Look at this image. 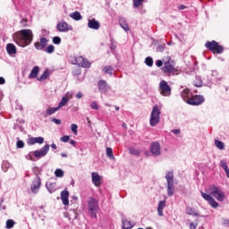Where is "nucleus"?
<instances>
[{"label": "nucleus", "mask_w": 229, "mask_h": 229, "mask_svg": "<svg viewBox=\"0 0 229 229\" xmlns=\"http://www.w3.org/2000/svg\"><path fill=\"white\" fill-rule=\"evenodd\" d=\"M206 192H209L210 195L207 194ZM206 192L200 191L201 197L203 198V199H205L209 203L212 208H219V203L217 201H225V191H223L221 188L214 184L208 186ZM214 198H216L217 201H216Z\"/></svg>", "instance_id": "1"}, {"label": "nucleus", "mask_w": 229, "mask_h": 229, "mask_svg": "<svg viewBox=\"0 0 229 229\" xmlns=\"http://www.w3.org/2000/svg\"><path fill=\"white\" fill-rule=\"evenodd\" d=\"M13 41L20 47H26L33 42V31L30 29H24L20 31H17L13 35Z\"/></svg>", "instance_id": "2"}, {"label": "nucleus", "mask_w": 229, "mask_h": 229, "mask_svg": "<svg viewBox=\"0 0 229 229\" xmlns=\"http://www.w3.org/2000/svg\"><path fill=\"white\" fill-rule=\"evenodd\" d=\"M164 66L161 68L165 74H174L176 72V63L170 56L163 59Z\"/></svg>", "instance_id": "3"}, {"label": "nucleus", "mask_w": 229, "mask_h": 229, "mask_svg": "<svg viewBox=\"0 0 229 229\" xmlns=\"http://www.w3.org/2000/svg\"><path fill=\"white\" fill-rule=\"evenodd\" d=\"M88 210L92 219H98V213L99 212V202L96 199H89L88 201Z\"/></svg>", "instance_id": "4"}, {"label": "nucleus", "mask_w": 229, "mask_h": 229, "mask_svg": "<svg viewBox=\"0 0 229 229\" xmlns=\"http://www.w3.org/2000/svg\"><path fill=\"white\" fill-rule=\"evenodd\" d=\"M205 47L209 49V51H212L214 55H221V53L225 51L223 46L219 45V43H217L216 40L207 42L205 44Z\"/></svg>", "instance_id": "5"}, {"label": "nucleus", "mask_w": 229, "mask_h": 229, "mask_svg": "<svg viewBox=\"0 0 229 229\" xmlns=\"http://www.w3.org/2000/svg\"><path fill=\"white\" fill-rule=\"evenodd\" d=\"M160 123V108L155 106L152 109L149 124L150 126H157Z\"/></svg>", "instance_id": "6"}, {"label": "nucleus", "mask_w": 229, "mask_h": 229, "mask_svg": "<svg viewBox=\"0 0 229 229\" xmlns=\"http://www.w3.org/2000/svg\"><path fill=\"white\" fill-rule=\"evenodd\" d=\"M204 102L205 98L201 95H193L186 100V103L192 106H199V105H202Z\"/></svg>", "instance_id": "7"}, {"label": "nucleus", "mask_w": 229, "mask_h": 229, "mask_svg": "<svg viewBox=\"0 0 229 229\" xmlns=\"http://www.w3.org/2000/svg\"><path fill=\"white\" fill-rule=\"evenodd\" d=\"M159 92L165 98L171 96V86L165 80L159 82Z\"/></svg>", "instance_id": "8"}, {"label": "nucleus", "mask_w": 229, "mask_h": 229, "mask_svg": "<svg viewBox=\"0 0 229 229\" xmlns=\"http://www.w3.org/2000/svg\"><path fill=\"white\" fill-rule=\"evenodd\" d=\"M74 65H78L79 67L89 69L90 67V62L87 58H84L81 55L74 57Z\"/></svg>", "instance_id": "9"}, {"label": "nucleus", "mask_w": 229, "mask_h": 229, "mask_svg": "<svg viewBox=\"0 0 229 229\" xmlns=\"http://www.w3.org/2000/svg\"><path fill=\"white\" fill-rule=\"evenodd\" d=\"M49 40L46 38H40L39 41L34 43V47L37 51H44L46 49V46H47Z\"/></svg>", "instance_id": "10"}, {"label": "nucleus", "mask_w": 229, "mask_h": 229, "mask_svg": "<svg viewBox=\"0 0 229 229\" xmlns=\"http://www.w3.org/2000/svg\"><path fill=\"white\" fill-rule=\"evenodd\" d=\"M49 151V145H45L40 150H36L33 152V155L36 158H42L46 157Z\"/></svg>", "instance_id": "11"}, {"label": "nucleus", "mask_w": 229, "mask_h": 229, "mask_svg": "<svg viewBox=\"0 0 229 229\" xmlns=\"http://www.w3.org/2000/svg\"><path fill=\"white\" fill-rule=\"evenodd\" d=\"M40 185H42V182L40 180V177H36L34 181L31 183L30 190L34 194H37L38 192V189H40Z\"/></svg>", "instance_id": "12"}, {"label": "nucleus", "mask_w": 229, "mask_h": 229, "mask_svg": "<svg viewBox=\"0 0 229 229\" xmlns=\"http://www.w3.org/2000/svg\"><path fill=\"white\" fill-rule=\"evenodd\" d=\"M92 182L95 187H101V175L96 172L91 174Z\"/></svg>", "instance_id": "13"}, {"label": "nucleus", "mask_w": 229, "mask_h": 229, "mask_svg": "<svg viewBox=\"0 0 229 229\" xmlns=\"http://www.w3.org/2000/svg\"><path fill=\"white\" fill-rule=\"evenodd\" d=\"M150 149L154 157H158L160 155V143L152 142Z\"/></svg>", "instance_id": "14"}, {"label": "nucleus", "mask_w": 229, "mask_h": 229, "mask_svg": "<svg viewBox=\"0 0 229 229\" xmlns=\"http://www.w3.org/2000/svg\"><path fill=\"white\" fill-rule=\"evenodd\" d=\"M88 27L90 28V30H99V28H101V24L99 23V21L93 18L91 20H89Z\"/></svg>", "instance_id": "15"}, {"label": "nucleus", "mask_w": 229, "mask_h": 229, "mask_svg": "<svg viewBox=\"0 0 229 229\" xmlns=\"http://www.w3.org/2000/svg\"><path fill=\"white\" fill-rule=\"evenodd\" d=\"M57 30L61 32L64 33L65 31H69V24L65 21H61L59 23H57L56 26Z\"/></svg>", "instance_id": "16"}, {"label": "nucleus", "mask_w": 229, "mask_h": 229, "mask_svg": "<svg viewBox=\"0 0 229 229\" xmlns=\"http://www.w3.org/2000/svg\"><path fill=\"white\" fill-rule=\"evenodd\" d=\"M29 146H33L35 144H44V138L38 137V138H30L28 140Z\"/></svg>", "instance_id": "17"}, {"label": "nucleus", "mask_w": 229, "mask_h": 229, "mask_svg": "<svg viewBox=\"0 0 229 229\" xmlns=\"http://www.w3.org/2000/svg\"><path fill=\"white\" fill-rule=\"evenodd\" d=\"M61 199L63 205H69V191L64 190L61 192Z\"/></svg>", "instance_id": "18"}, {"label": "nucleus", "mask_w": 229, "mask_h": 229, "mask_svg": "<svg viewBox=\"0 0 229 229\" xmlns=\"http://www.w3.org/2000/svg\"><path fill=\"white\" fill-rule=\"evenodd\" d=\"M6 51L8 55H17V47L12 43L6 45Z\"/></svg>", "instance_id": "19"}, {"label": "nucleus", "mask_w": 229, "mask_h": 229, "mask_svg": "<svg viewBox=\"0 0 229 229\" xmlns=\"http://www.w3.org/2000/svg\"><path fill=\"white\" fill-rule=\"evenodd\" d=\"M165 180L167 184H174V174L173 172H167L165 174Z\"/></svg>", "instance_id": "20"}, {"label": "nucleus", "mask_w": 229, "mask_h": 229, "mask_svg": "<svg viewBox=\"0 0 229 229\" xmlns=\"http://www.w3.org/2000/svg\"><path fill=\"white\" fill-rule=\"evenodd\" d=\"M164 208H165V200H161L157 206L158 216H164Z\"/></svg>", "instance_id": "21"}, {"label": "nucleus", "mask_w": 229, "mask_h": 229, "mask_svg": "<svg viewBox=\"0 0 229 229\" xmlns=\"http://www.w3.org/2000/svg\"><path fill=\"white\" fill-rule=\"evenodd\" d=\"M98 85V90H100V92H105V90L108 89V84L105 80L99 81Z\"/></svg>", "instance_id": "22"}, {"label": "nucleus", "mask_w": 229, "mask_h": 229, "mask_svg": "<svg viewBox=\"0 0 229 229\" xmlns=\"http://www.w3.org/2000/svg\"><path fill=\"white\" fill-rule=\"evenodd\" d=\"M133 226H135V223L132 222L131 220L125 219L123 221V228L130 229L133 228Z\"/></svg>", "instance_id": "23"}, {"label": "nucleus", "mask_w": 229, "mask_h": 229, "mask_svg": "<svg viewBox=\"0 0 229 229\" xmlns=\"http://www.w3.org/2000/svg\"><path fill=\"white\" fill-rule=\"evenodd\" d=\"M39 71H40V68L38 66H34L30 73L29 74V78L30 79L37 78V76H38Z\"/></svg>", "instance_id": "24"}, {"label": "nucleus", "mask_w": 229, "mask_h": 229, "mask_svg": "<svg viewBox=\"0 0 229 229\" xmlns=\"http://www.w3.org/2000/svg\"><path fill=\"white\" fill-rule=\"evenodd\" d=\"M119 24L124 31H130V27L128 26V22H126V20L124 18H122L119 20Z\"/></svg>", "instance_id": "25"}, {"label": "nucleus", "mask_w": 229, "mask_h": 229, "mask_svg": "<svg viewBox=\"0 0 229 229\" xmlns=\"http://www.w3.org/2000/svg\"><path fill=\"white\" fill-rule=\"evenodd\" d=\"M189 94H191V89H187V88L184 89L182 91L181 96H182L183 101H186V102H187L188 99H191V98H189Z\"/></svg>", "instance_id": "26"}, {"label": "nucleus", "mask_w": 229, "mask_h": 229, "mask_svg": "<svg viewBox=\"0 0 229 229\" xmlns=\"http://www.w3.org/2000/svg\"><path fill=\"white\" fill-rule=\"evenodd\" d=\"M220 165L224 169V171L225 172L227 178H229L228 163H226V161H225V160H222V161H220Z\"/></svg>", "instance_id": "27"}, {"label": "nucleus", "mask_w": 229, "mask_h": 229, "mask_svg": "<svg viewBox=\"0 0 229 229\" xmlns=\"http://www.w3.org/2000/svg\"><path fill=\"white\" fill-rule=\"evenodd\" d=\"M70 17H71L72 19H73V21H81V19H82L81 14L80 12H78V11H76V12L71 13V14H70Z\"/></svg>", "instance_id": "28"}, {"label": "nucleus", "mask_w": 229, "mask_h": 229, "mask_svg": "<svg viewBox=\"0 0 229 229\" xmlns=\"http://www.w3.org/2000/svg\"><path fill=\"white\" fill-rule=\"evenodd\" d=\"M102 71L105 74H109V76H112L114 73V68L112 66H105Z\"/></svg>", "instance_id": "29"}, {"label": "nucleus", "mask_w": 229, "mask_h": 229, "mask_svg": "<svg viewBox=\"0 0 229 229\" xmlns=\"http://www.w3.org/2000/svg\"><path fill=\"white\" fill-rule=\"evenodd\" d=\"M49 78V72L47 70L38 79V81H46Z\"/></svg>", "instance_id": "30"}, {"label": "nucleus", "mask_w": 229, "mask_h": 229, "mask_svg": "<svg viewBox=\"0 0 229 229\" xmlns=\"http://www.w3.org/2000/svg\"><path fill=\"white\" fill-rule=\"evenodd\" d=\"M67 103H69V98L63 97L59 105H58V107L62 108V106H65V105H67Z\"/></svg>", "instance_id": "31"}, {"label": "nucleus", "mask_w": 229, "mask_h": 229, "mask_svg": "<svg viewBox=\"0 0 229 229\" xmlns=\"http://www.w3.org/2000/svg\"><path fill=\"white\" fill-rule=\"evenodd\" d=\"M186 214H188L189 216H199L198 212H196V209L188 207L186 208Z\"/></svg>", "instance_id": "32"}, {"label": "nucleus", "mask_w": 229, "mask_h": 229, "mask_svg": "<svg viewBox=\"0 0 229 229\" xmlns=\"http://www.w3.org/2000/svg\"><path fill=\"white\" fill-rule=\"evenodd\" d=\"M167 194L168 196L174 194V184H167Z\"/></svg>", "instance_id": "33"}, {"label": "nucleus", "mask_w": 229, "mask_h": 229, "mask_svg": "<svg viewBox=\"0 0 229 229\" xmlns=\"http://www.w3.org/2000/svg\"><path fill=\"white\" fill-rule=\"evenodd\" d=\"M60 110V107H49L47 110V115H53V114H55V112H58Z\"/></svg>", "instance_id": "34"}, {"label": "nucleus", "mask_w": 229, "mask_h": 229, "mask_svg": "<svg viewBox=\"0 0 229 229\" xmlns=\"http://www.w3.org/2000/svg\"><path fill=\"white\" fill-rule=\"evenodd\" d=\"M215 146H216L218 149H225V143L219 140H215Z\"/></svg>", "instance_id": "35"}, {"label": "nucleus", "mask_w": 229, "mask_h": 229, "mask_svg": "<svg viewBox=\"0 0 229 229\" xmlns=\"http://www.w3.org/2000/svg\"><path fill=\"white\" fill-rule=\"evenodd\" d=\"M55 187H56L55 183H50V184L47 185V191L50 192V194H53V192H55V191H56Z\"/></svg>", "instance_id": "36"}, {"label": "nucleus", "mask_w": 229, "mask_h": 229, "mask_svg": "<svg viewBox=\"0 0 229 229\" xmlns=\"http://www.w3.org/2000/svg\"><path fill=\"white\" fill-rule=\"evenodd\" d=\"M106 157H108V158H111L112 160H114V150L112 149V148L108 147L106 148Z\"/></svg>", "instance_id": "37"}, {"label": "nucleus", "mask_w": 229, "mask_h": 229, "mask_svg": "<svg viewBox=\"0 0 229 229\" xmlns=\"http://www.w3.org/2000/svg\"><path fill=\"white\" fill-rule=\"evenodd\" d=\"M55 174L56 178H64V170L57 168L55 171Z\"/></svg>", "instance_id": "38"}, {"label": "nucleus", "mask_w": 229, "mask_h": 229, "mask_svg": "<svg viewBox=\"0 0 229 229\" xmlns=\"http://www.w3.org/2000/svg\"><path fill=\"white\" fill-rule=\"evenodd\" d=\"M45 52L47 53L48 55H51L55 53V46L49 45L46 49Z\"/></svg>", "instance_id": "39"}, {"label": "nucleus", "mask_w": 229, "mask_h": 229, "mask_svg": "<svg viewBox=\"0 0 229 229\" xmlns=\"http://www.w3.org/2000/svg\"><path fill=\"white\" fill-rule=\"evenodd\" d=\"M129 151L131 155H135L136 157H139V155H140V151H139V149H136L134 148H130Z\"/></svg>", "instance_id": "40"}, {"label": "nucleus", "mask_w": 229, "mask_h": 229, "mask_svg": "<svg viewBox=\"0 0 229 229\" xmlns=\"http://www.w3.org/2000/svg\"><path fill=\"white\" fill-rule=\"evenodd\" d=\"M193 85L195 87H203V81H201V79L197 78L194 81H193Z\"/></svg>", "instance_id": "41"}, {"label": "nucleus", "mask_w": 229, "mask_h": 229, "mask_svg": "<svg viewBox=\"0 0 229 229\" xmlns=\"http://www.w3.org/2000/svg\"><path fill=\"white\" fill-rule=\"evenodd\" d=\"M89 106L92 110H99V104L96 101L91 102Z\"/></svg>", "instance_id": "42"}, {"label": "nucleus", "mask_w": 229, "mask_h": 229, "mask_svg": "<svg viewBox=\"0 0 229 229\" xmlns=\"http://www.w3.org/2000/svg\"><path fill=\"white\" fill-rule=\"evenodd\" d=\"M145 64L146 65H148V67H153V58L151 57H147L145 59Z\"/></svg>", "instance_id": "43"}, {"label": "nucleus", "mask_w": 229, "mask_h": 229, "mask_svg": "<svg viewBox=\"0 0 229 229\" xmlns=\"http://www.w3.org/2000/svg\"><path fill=\"white\" fill-rule=\"evenodd\" d=\"M15 226V222L12 219L6 221V228H13Z\"/></svg>", "instance_id": "44"}, {"label": "nucleus", "mask_w": 229, "mask_h": 229, "mask_svg": "<svg viewBox=\"0 0 229 229\" xmlns=\"http://www.w3.org/2000/svg\"><path fill=\"white\" fill-rule=\"evenodd\" d=\"M71 131H72V133H74L75 135H78V125L76 123H72L71 125Z\"/></svg>", "instance_id": "45"}, {"label": "nucleus", "mask_w": 229, "mask_h": 229, "mask_svg": "<svg viewBox=\"0 0 229 229\" xmlns=\"http://www.w3.org/2000/svg\"><path fill=\"white\" fill-rule=\"evenodd\" d=\"M144 3V0H133L134 8H139Z\"/></svg>", "instance_id": "46"}, {"label": "nucleus", "mask_w": 229, "mask_h": 229, "mask_svg": "<svg viewBox=\"0 0 229 229\" xmlns=\"http://www.w3.org/2000/svg\"><path fill=\"white\" fill-rule=\"evenodd\" d=\"M53 44L58 45V44H62V38H60V37L55 36L53 38L52 40Z\"/></svg>", "instance_id": "47"}, {"label": "nucleus", "mask_w": 229, "mask_h": 229, "mask_svg": "<svg viewBox=\"0 0 229 229\" xmlns=\"http://www.w3.org/2000/svg\"><path fill=\"white\" fill-rule=\"evenodd\" d=\"M164 49H165V44L158 45L157 47V51L158 53H163Z\"/></svg>", "instance_id": "48"}, {"label": "nucleus", "mask_w": 229, "mask_h": 229, "mask_svg": "<svg viewBox=\"0 0 229 229\" xmlns=\"http://www.w3.org/2000/svg\"><path fill=\"white\" fill-rule=\"evenodd\" d=\"M71 138L68 135H64L61 137L60 140L61 142H67Z\"/></svg>", "instance_id": "49"}, {"label": "nucleus", "mask_w": 229, "mask_h": 229, "mask_svg": "<svg viewBox=\"0 0 229 229\" xmlns=\"http://www.w3.org/2000/svg\"><path fill=\"white\" fill-rule=\"evenodd\" d=\"M16 146H17V148H24V141H22V140H18L17 143H16Z\"/></svg>", "instance_id": "50"}, {"label": "nucleus", "mask_w": 229, "mask_h": 229, "mask_svg": "<svg viewBox=\"0 0 229 229\" xmlns=\"http://www.w3.org/2000/svg\"><path fill=\"white\" fill-rule=\"evenodd\" d=\"M52 123H55V124H62V120L52 118Z\"/></svg>", "instance_id": "51"}, {"label": "nucleus", "mask_w": 229, "mask_h": 229, "mask_svg": "<svg viewBox=\"0 0 229 229\" xmlns=\"http://www.w3.org/2000/svg\"><path fill=\"white\" fill-rule=\"evenodd\" d=\"M196 228H198V223H193V222H191V224H190V229H196Z\"/></svg>", "instance_id": "52"}, {"label": "nucleus", "mask_w": 229, "mask_h": 229, "mask_svg": "<svg viewBox=\"0 0 229 229\" xmlns=\"http://www.w3.org/2000/svg\"><path fill=\"white\" fill-rule=\"evenodd\" d=\"M156 65H157V67H162L164 65V61L162 60L157 61Z\"/></svg>", "instance_id": "53"}, {"label": "nucleus", "mask_w": 229, "mask_h": 229, "mask_svg": "<svg viewBox=\"0 0 229 229\" xmlns=\"http://www.w3.org/2000/svg\"><path fill=\"white\" fill-rule=\"evenodd\" d=\"M75 98H76L77 99H81V98H83V94H81V92H78V93L76 94Z\"/></svg>", "instance_id": "54"}, {"label": "nucleus", "mask_w": 229, "mask_h": 229, "mask_svg": "<svg viewBox=\"0 0 229 229\" xmlns=\"http://www.w3.org/2000/svg\"><path fill=\"white\" fill-rule=\"evenodd\" d=\"M224 226H227L229 228V220L228 219H224Z\"/></svg>", "instance_id": "55"}, {"label": "nucleus", "mask_w": 229, "mask_h": 229, "mask_svg": "<svg viewBox=\"0 0 229 229\" xmlns=\"http://www.w3.org/2000/svg\"><path fill=\"white\" fill-rule=\"evenodd\" d=\"M172 131L174 133V135H178L180 133V129H174Z\"/></svg>", "instance_id": "56"}, {"label": "nucleus", "mask_w": 229, "mask_h": 229, "mask_svg": "<svg viewBox=\"0 0 229 229\" xmlns=\"http://www.w3.org/2000/svg\"><path fill=\"white\" fill-rule=\"evenodd\" d=\"M185 8H187V6L181 4L178 6V10H185Z\"/></svg>", "instance_id": "57"}, {"label": "nucleus", "mask_w": 229, "mask_h": 229, "mask_svg": "<svg viewBox=\"0 0 229 229\" xmlns=\"http://www.w3.org/2000/svg\"><path fill=\"white\" fill-rule=\"evenodd\" d=\"M4 83H5L4 78L0 77V85H4Z\"/></svg>", "instance_id": "58"}, {"label": "nucleus", "mask_w": 229, "mask_h": 229, "mask_svg": "<svg viewBox=\"0 0 229 229\" xmlns=\"http://www.w3.org/2000/svg\"><path fill=\"white\" fill-rule=\"evenodd\" d=\"M70 144H72V146H73V147H76V141H74V140H72L70 141Z\"/></svg>", "instance_id": "59"}, {"label": "nucleus", "mask_w": 229, "mask_h": 229, "mask_svg": "<svg viewBox=\"0 0 229 229\" xmlns=\"http://www.w3.org/2000/svg\"><path fill=\"white\" fill-rule=\"evenodd\" d=\"M51 148H52V149H56V144H55V143H53L52 145H51Z\"/></svg>", "instance_id": "60"}, {"label": "nucleus", "mask_w": 229, "mask_h": 229, "mask_svg": "<svg viewBox=\"0 0 229 229\" xmlns=\"http://www.w3.org/2000/svg\"><path fill=\"white\" fill-rule=\"evenodd\" d=\"M61 157H63V158H66L67 154H65V153H62V154H61Z\"/></svg>", "instance_id": "61"}, {"label": "nucleus", "mask_w": 229, "mask_h": 229, "mask_svg": "<svg viewBox=\"0 0 229 229\" xmlns=\"http://www.w3.org/2000/svg\"><path fill=\"white\" fill-rule=\"evenodd\" d=\"M87 121H88L89 124H90V118L87 117Z\"/></svg>", "instance_id": "62"}, {"label": "nucleus", "mask_w": 229, "mask_h": 229, "mask_svg": "<svg viewBox=\"0 0 229 229\" xmlns=\"http://www.w3.org/2000/svg\"><path fill=\"white\" fill-rule=\"evenodd\" d=\"M119 106H115V110L117 111V112H119Z\"/></svg>", "instance_id": "63"}, {"label": "nucleus", "mask_w": 229, "mask_h": 229, "mask_svg": "<svg viewBox=\"0 0 229 229\" xmlns=\"http://www.w3.org/2000/svg\"><path fill=\"white\" fill-rule=\"evenodd\" d=\"M123 128H126V123H123Z\"/></svg>", "instance_id": "64"}]
</instances>
